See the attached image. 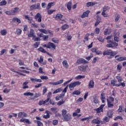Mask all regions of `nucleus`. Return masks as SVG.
<instances>
[{
    "label": "nucleus",
    "instance_id": "nucleus-30",
    "mask_svg": "<svg viewBox=\"0 0 126 126\" xmlns=\"http://www.w3.org/2000/svg\"><path fill=\"white\" fill-rule=\"evenodd\" d=\"M20 122H22V123H26V124H28V125H30V124H31V122H30L29 120L23 118L21 119Z\"/></svg>",
    "mask_w": 126,
    "mask_h": 126
},
{
    "label": "nucleus",
    "instance_id": "nucleus-25",
    "mask_svg": "<svg viewBox=\"0 0 126 126\" xmlns=\"http://www.w3.org/2000/svg\"><path fill=\"white\" fill-rule=\"evenodd\" d=\"M62 64L63 67H64L65 68H68L69 65L66 60L63 61V62H62Z\"/></svg>",
    "mask_w": 126,
    "mask_h": 126
},
{
    "label": "nucleus",
    "instance_id": "nucleus-58",
    "mask_svg": "<svg viewBox=\"0 0 126 126\" xmlns=\"http://www.w3.org/2000/svg\"><path fill=\"white\" fill-rule=\"evenodd\" d=\"M6 14L7 15H13V13H12V10L11 11H6L5 12Z\"/></svg>",
    "mask_w": 126,
    "mask_h": 126
},
{
    "label": "nucleus",
    "instance_id": "nucleus-15",
    "mask_svg": "<svg viewBox=\"0 0 126 126\" xmlns=\"http://www.w3.org/2000/svg\"><path fill=\"white\" fill-rule=\"evenodd\" d=\"M63 118L64 119L67 121H71V119H72V118L71 117V114L68 113L66 115H64L63 116Z\"/></svg>",
    "mask_w": 126,
    "mask_h": 126
},
{
    "label": "nucleus",
    "instance_id": "nucleus-39",
    "mask_svg": "<svg viewBox=\"0 0 126 126\" xmlns=\"http://www.w3.org/2000/svg\"><path fill=\"white\" fill-rule=\"evenodd\" d=\"M91 119H93V116H90L88 117L83 118L81 119V121L82 122H84V121H87V120H91Z\"/></svg>",
    "mask_w": 126,
    "mask_h": 126
},
{
    "label": "nucleus",
    "instance_id": "nucleus-51",
    "mask_svg": "<svg viewBox=\"0 0 126 126\" xmlns=\"http://www.w3.org/2000/svg\"><path fill=\"white\" fill-rule=\"evenodd\" d=\"M117 80H111V84L113 85V86H116V85L118 84H117Z\"/></svg>",
    "mask_w": 126,
    "mask_h": 126
},
{
    "label": "nucleus",
    "instance_id": "nucleus-57",
    "mask_svg": "<svg viewBox=\"0 0 126 126\" xmlns=\"http://www.w3.org/2000/svg\"><path fill=\"white\" fill-rule=\"evenodd\" d=\"M40 78L41 79H42V80H47V79H48V76H47L41 75L40 76Z\"/></svg>",
    "mask_w": 126,
    "mask_h": 126
},
{
    "label": "nucleus",
    "instance_id": "nucleus-50",
    "mask_svg": "<svg viewBox=\"0 0 126 126\" xmlns=\"http://www.w3.org/2000/svg\"><path fill=\"white\" fill-rule=\"evenodd\" d=\"M122 64H118L117 65V70H118V71H119V72H121V70H122Z\"/></svg>",
    "mask_w": 126,
    "mask_h": 126
},
{
    "label": "nucleus",
    "instance_id": "nucleus-2",
    "mask_svg": "<svg viewBox=\"0 0 126 126\" xmlns=\"http://www.w3.org/2000/svg\"><path fill=\"white\" fill-rule=\"evenodd\" d=\"M114 102H115V98L113 96H110L107 99L108 108H113L114 107Z\"/></svg>",
    "mask_w": 126,
    "mask_h": 126
},
{
    "label": "nucleus",
    "instance_id": "nucleus-11",
    "mask_svg": "<svg viewBox=\"0 0 126 126\" xmlns=\"http://www.w3.org/2000/svg\"><path fill=\"white\" fill-rule=\"evenodd\" d=\"M90 12V11H89V10H88L85 12H83L82 15L80 16L81 18H85V17H88V16H89Z\"/></svg>",
    "mask_w": 126,
    "mask_h": 126
},
{
    "label": "nucleus",
    "instance_id": "nucleus-55",
    "mask_svg": "<svg viewBox=\"0 0 126 126\" xmlns=\"http://www.w3.org/2000/svg\"><path fill=\"white\" fill-rule=\"evenodd\" d=\"M80 91L77 90L75 91L72 93L73 95H79L80 94Z\"/></svg>",
    "mask_w": 126,
    "mask_h": 126
},
{
    "label": "nucleus",
    "instance_id": "nucleus-42",
    "mask_svg": "<svg viewBox=\"0 0 126 126\" xmlns=\"http://www.w3.org/2000/svg\"><path fill=\"white\" fill-rule=\"evenodd\" d=\"M47 13L48 15H51V14H52L55 11H56V10H53V9H47Z\"/></svg>",
    "mask_w": 126,
    "mask_h": 126
},
{
    "label": "nucleus",
    "instance_id": "nucleus-38",
    "mask_svg": "<svg viewBox=\"0 0 126 126\" xmlns=\"http://www.w3.org/2000/svg\"><path fill=\"white\" fill-rule=\"evenodd\" d=\"M116 87H120V86H122V87H126V83L125 82H121L119 84L116 85Z\"/></svg>",
    "mask_w": 126,
    "mask_h": 126
},
{
    "label": "nucleus",
    "instance_id": "nucleus-63",
    "mask_svg": "<svg viewBox=\"0 0 126 126\" xmlns=\"http://www.w3.org/2000/svg\"><path fill=\"white\" fill-rule=\"evenodd\" d=\"M84 39L85 41H88L89 40V33H87L85 35Z\"/></svg>",
    "mask_w": 126,
    "mask_h": 126
},
{
    "label": "nucleus",
    "instance_id": "nucleus-44",
    "mask_svg": "<svg viewBox=\"0 0 126 126\" xmlns=\"http://www.w3.org/2000/svg\"><path fill=\"white\" fill-rule=\"evenodd\" d=\"M120 18H121V16L119 14L115 15V22H118L119 20H120Z\"/></svg>",
    "mask_w": 126,
    "mask_h": 126
},
{
    "label": "nucleus",
    "instance_id": "nucleus-53",
    "mask_svg": "<svg viewBox=\"0 0 126 126\" xmlns=\"http://www.w3.org/2000/svg\"><path fill=\"white\" fill-rule=\"evenodd\" d=\"M123 108H124V106H123V105H121L119 106V108L118 110V113H122V112H124Z\"/></svg>",
    "mask_w": 126,
    "mask_h": 126
},
{
    "label": "nucleus",
    "instance_id": "nucleus-45",
    "mask_svg": "<svg viewBox=\"0 0 126 126\" xmlns=\"http://www.w3.org/2000/svg\"><path fill=\"white\" fill-rule=\"evenodd\" d=\"M117 62H123V61H126V57H120L117 59Z\"/></svg>",
    "mask_w": 126,
    "mask_h": 126
},
{
    "label": "nucleus",
    "instance_id": "nucleus-9",
    "mask_svg": "<svg viewBox=\"0 0 126 126\" xmlns=\"http://www.w3.org/2000/svg\"><path fill=\"white\" fill-rule=\"evenodd\" d=\"M87 67H88V66H87V65H84V64L79 66L78 67L80 71H83L84 72H85L86 69H87Z\"/></svg>",
    "mask_w": 126,
    "mask_h": 126
},
{
    "label": "nucleus",
    "instance_id": "nucleus-33",
    "mask_svg": "<svg viewBox=\"0 0 126 126\" xmlns=\"http://www.w3.org/2000/svg\"><path fill=\"white\" fill-rule=\"evenodd\" d=\"M0 33L1 35H2V36H5V35L7 34V31L6 30V29L1 30L0 31Z\"/></svg>",
    "mask_w": 126,
    "mask_h": 126
},
{
    "label": "nucleus",
    "instance_id": "nucleus-12",
    "mask_svg": "<svg viewBox=\"0 0 126 126\" xmlns=\"http://www.w3.org/2000/svg\"><path fill=\"white\" fill-rule=\"evenodd\" d=\"M105 107V104H101L99 107L94 109V111H96V113H101V112H103V108Z\"/></svg>",
    "mask_w": 126,
    "mask_h": 126
},
{
    "label": "nucleus",
    "instance_id": "nucleus-28",
    "mask_svg": "<svg viewBox=\"0 0 126 126\" xmlns=\"http://www.w3.org/2000/svg\"><path fill=\"white\" fill-rule=\"evenodd\" d=\"M112 32V30L110 28H107L105 30L104 34V35H109V34H111V32Z\"/></svg>",
    "mask_w": 126,
    "mask_h": 126
},
{
    "label": "nucleus",
    "instance_id": "nucleus-62",
    "mask_svg": "<svg viewBox=\"0 0 126 126\" xmlns=\"http://www.w3.org/2000/svg\"><path fill=\"white\" fill-rule=\"evenodd\" d=\"M65 101L63 100H62V101L60 100L58 102V103H57V105L58 106H61V105H63V104H64Z\"/></svg>",
    "mask_w": 126,
    "mask_h": 126
},
{
    "label": "nucleus",
    "instance_id": "nucleus-37",
    "mask_svg": "<svg viewBox=\"0 0 126 126\" xmlns=\"http://www.w3.org/2000/svg\"><path fill=\"white\" fill-rule=\"evenodd\" d=\"M13 22H17L18 23H21V20L16 17H14L12 19Z\"/></svg>",
    "mask_w": 126,
    "mask_h": 126
},
{
    "label": "nucleus",
    "instance_id": "nucleus-19",
    "mask_svg": "<svg viewBox=\"0 0 126 126\" xmlns=\"http://www.w3.org/2000/svg\"><path fill=\"white\" fill-rule=\"evenodd\" d=\"M63 17V15L62 14H57L55 17V19H56L57 21H61Z\"/></svg>",
    "mask_w": 126,
    "mask_h": 126
},
{
    "label": "nucleus",
    "instance_id": "nucleus-29",
    "mask_svg": "<svg viewBox=\"0 0 126 126\" xmlns=\"http://www.w3.org/2000/svg\"><path fill=\"white\" fill-rule=\"evenodd\" d=\"M64 96V94H61L59 95H58L56 97V101H59V100H61V99H62V98H63V96Z\"/></svg>",
    "mask_w": 126,
    "mask_h": 126
},
{
    "label": "nucleus",
    "instance_id": "nucleus-54",
    "mask_svg": "<svg viewBox=\"0 0 126 126\" xmlns=\"http://www.w3.org/2000/svg\"><path fill=\"white\" fill-rule=\"evenodd\" d=\"M38 50L39 52H41V53H43L44 54H45V53H46V50H45L44 49V48H43V47H39V48L38 49Z\"/></svg>",
    "mask_w": 126,
    "mask_h": 126
},
{
    "label": "nucleus",
    "instance_id": "nucleus-52",
    "mask_svg": "<svg viewBox=\"0 0 126 126\" xmlns=\"http://www.w3.org/2000/svg\"><path fill=\"white\" fill-rule=\"evenodd\" d=\"M75 78L76 79H82L83 78H85V76L79 75L77 76Z\"/></svg>",
    "mask_w": 126,
    "mask_h": 126
},
{
    "label": "nucleus",
    "instance_id": "nucleus-21",
    "mask_svg": "<svg viewBox=\"0 0 126 126\" xmlns=\"http://www.w3.org/2000/svg\"><path fill=\"white\" fill-rule=\"evenodd\" d=\"M92 124H96V125H99L101 123V120L100 118H97L96 119H94L92 121Z\"/></svg>",
    "mask_w": 126,
    "mask_h": 126
},
{
    "label": "nucleus",
    "instance_id": "nucleus-32",
    "mask_svg": "<svg viewBox=\"0 0 126 126\" xmlns=\"http://www.w3.org/2000/svg\"><path fill=\"white\" fill-rule=\"evenodd\" d=\"M38 31L41 32V33H44V34H48L49 31L46 30V29H38Z\"/></svg>",
    "mask_w": 126,
    "mask_h": 126
},
{
    "label": "nucleus",
    "instance_id": "nucleus-46",
    "mask_svg": "<svg viewBox=\"0 0 126 126\" xmlns=\"http://www.w3.org/2000/svg\"><path fill=\"white\" fill-rule=\"evenodd\" d=\"M21 33H22V30L20 29H17L16 31V34L17 35H21Z\"/></svg>",
    "mask_w": 126,
    "mask_h": 126
},
{
    "label": "nucleus",
    "instance_id": "nucleus-36",
    "mask_svg": "<svg viewBox=\"0 0 126 126\" xmlns=\"http://www.w3.org/2000/svg\"><path fill=\"white\" fill-rule=\"evenodd\" d=\"M106 116H107V117H108L110 119H112V118H113V111L111 110L107 112Z\"/></svg>",
    "mask_w": 126,
    "mask_h": 126
},
{
    "label": "nucleus",
    "instance_id": "nucleus-4",
    "mask_svg": "<svg viewBox=\"0 0 126 126\" xmlns=\"http://www.w3.org/2000/svg\"><path fill=\"white\" fill-rule=\"evenodd\" d=\"M43 47L44 48H47V49H52L53 51L56 50V48H57L56 44L51 42H48L47 44L43 45Z\"/></svg>",
    "mask_w": 126,
    "mask_h": 126
},
{
    "label": "nucleus",
    "instance_id": "nucleus-7",
    "mask_svg": "<svg viewBox=\"0 0 126 126\" xmlns=\"http://www.w3.org/2000/svg\"><path fill=\"white\" fill-rule=\"evenodd\" d=\"M30 8L31 10H35V9H38V10H41V5L40 3H37V6L36 7V4H32L30 7Z\"/></svg>",
    "mask_w": 126,
    "mask_h": 126
},
{
    "label": "nucleus",
    "instance_id": "nucleus-8",
    "mask_svg": "<svg viewBox=\"0 0 126 126\" xmlns=\"http://www.w3.org/2000/svg\"><path fill=\"white\" fill-rule=\"evenodd\" d=\"M34 19L36 20L37 22H42V15L40 13H37L36 15L34 16Z\"/></svg>",
    "mask_w": 126,
    "mask_h": 126
},
{
    "label": "nucleus",
    "instance_id": "nucleus-61",
    "mask_svg": "<svg viewBox=\"0 0 126 126\" xmlns=\"http://www.w3.org/2000/svg\"><path fill=\"white\" fill-rule=\"evenodd\" d=\"M32 40H34V41H40L41 39H40V37H37L36 36H34L32 37Z\"/></svg>",
    "mask_w": 126,
    "mask_h": 126
},
{
    "label": "nucleus",
    "instance_id": "nucleus-16",
    "mask_svg": "<svg viewBox=\"0 0 126 126\" xmlns=\"http://www.w3.org/2000/svg\"><path fill=\"white\" fill-rule=\"evenodd\" d=\"M114 39L115 42H120V32H117L114 35Z\"/></svg>",
    "mask_w": 126,
    "mask_h": 126
},
{
    "label": "nucleus",
    "instance_id": "nucleus-13",
    "mask_svg": "<svg viewBox=\"0 0 126 126\" xmlns=\"http://www.w3.org/2000/svg\"><path fill=\"white\" fill-rule=\"evenodd\" d=\"M101 21H102V19L101 18V17L97 15L96 16V21L95 23L94 26L95 27H97V26L99 25V24L100 23V22H101Z\"/></svg>",
    "mask_w": 126,
    "mask_h": 126
},
{
    "label": "nucleus",
    "instance_id": "nucleus-23",
    "mask_svg": "<svg viewBox=\"0 0 126 126\" xmlns=\"http://www.w3.org/2000/svg\"><path fill=\"white\" fill-rule=\"evenodd\" d=\"M30 80L32 81V82H38L41 83L42 82V80L40 79H37V78H30Z\"/></svg>",
    "mask_w": 126,
    "mask_h": 126
},
{
    "label": "nucleus",
    "instance_id": "nucleus-14",
    "mask_svg": "<svg viewBox=\"0 0 126 126\" xmlns=\"http://www.w3.org/2000/svg\"><path fill=\"white\" fill-rule=\"evenodd\" d=\"M77 63L81 64V63H87V61L83 58H80L77 60Z\"/></svg>",
    "mask_w": 126,
    "mask_h": 126
},
{
    "label": "nucleus",
    "instance_id": "nucleus-3",
    "mask_svg": "<svg viewBox=\"0 0 126 126\" xmlns=\"http://www.w3.org/2000/svg\"><path fill=\"white\" fill-rule=\"evenodd\" d=\"M102 12H101V15L103 17H108V13L109 10H110V7L108 6H104L102 8Z\"/></svg>",
    "mask_w": 126,
    "mask_h": 126
},
{
    "label": "nucleus",
    "instance_id": "nucleus-10",
    "mask_svg": "<svg viewBox=\"0 0 126 126\" xmlns=\"http://www.w3.org/2000/svg\"><path fill=\"white\" fill-rule=\"evenodd\" d=\"M100 99L102 103L105 104L106 103V94L105 93L102 92L100 94Z\"/></svg>",
    "mask_w": 126,
    "mask_h": 126
},
{
    "label": "nucleus",
    "instance_id": "nucleus-20",
    "mask_svg": "<svg viewBox=\"0 0 126 126\" xmlns=\"http://www.w3.org/2000/svg\"><path fill=\"white\" fill-rule=\"evenodd\" d=\"M27 117V114L25 112H20L18 114V118H26Z\"/></svg>",
    "mask_w": 126,
    "mask_h": 126
},
{
    "label": "nucleus",
    "instance_id": "nucleus-47",
    "mask_svg": "<svg viewBox=\"0 0 126 126\" xmlns=\"http://www.w3.org/2000/svg\"><path fill=\"white\" fill-rule=\"evenodd\" d=\"M52 42L55 44H59V39L56 37H54L52 39Z\"/></svg>",
    "mask_w": 126,
    "mask_h": 126
},
{
    "label": "nucleus",
    "instance_id": "nucleus-31",
    "mask_svg": "<svg viewBox=\"0 0 126 126\" xmlns=\"http://www.w3.org/2000/svg\"><path fill=\"white\" fill-rule=\"evenodd\" d=\"M96 3H97L95 2H88L86 4V5L87 7H89L90 6H93V5H95Z\"/></svg>",
    "mask_w": 126,
    "mask_h": 126
},
{
    "label": "nucleus",
    "instance_id": "nucleus-24",
    "mask_svg": "<svg viewBox=\"0 0 126 126\" xmlns=\"http://www.w3.org/2000/svg\"><path fill=\"white\" fill-rule=\"evenodd\" d=\"M94 84L95 83L94 82V81L93 80H91V81H90V82L89 83V88H93L94 87Z\"/></svg>",
    "mask_w": 126,
    "mask_h": 126
},
{
    "label": "nucleus",
    "instance_id": "nucleus-40",
    "mask_svg": "<svg viewBox=\"0 0 126 126\" xmlns=\"http://www.w3.org/2000/svg\"><path fill=\"white\" fill-rule=\"evenodd\" d=\"M24 96H33L34 94L31 92H26L24 93Z\"/></svg>",
    "mask_w": 126,
    "mask_h": 126
},
{
    "label": "nucleus",
    "instance_id": "nucleus-35",
    "mask_svg": "<svg viewBox=\"0 0 126 126\" xmlns=\"http://www.w3.org/2000/svg\"><path fill=\"white\" fill-rule=\"evenodd\" d=\"M45 114H46V115L43 116L44 119H49L50 118V111L46 110L45 111Z\"/></svg>",
    "mask_w": 126,
    "mask_h": 126
},
{
    "label": "nucleus",
    "instance_id": "nucleus-56",
    "mask_svg": "<svg viewBox=\"0 0 126 126\" xmlns=\"http://www.w3.org/2000/svg\"><path fill=\"white\" fill-rule=\"evenodd\" d=\"M94 33L95 34H96L97 35H98V34L100 33V29L98 28H96L94 30Z\"/></svg>",
    "mask_w": 126,
    "mask_h": 126
},
{
    "label": "nucleus",
    "instance_id": "nucleus-5",
    "mask_svg": "<svg viewBox=\"0 0 126 126\" xmlns=\"http://www.w3.org/2000/svg\"><path fill=\"white\" fill-rule=\"evenodd\" d=\"M107 43H110L106 45L107 48H116L118 47L119 44L116 42H114L111 40H107Z\"/></svg>",
    "mask_w": 126,
    "mask_h": 126
},
{
    "label": "nucleus",
    "instance_id": "nucleus-27",
    "mask_svg": "<svg viewBox=\"0 0 126 126\" xmlns=\"http://www.w3.org/2000/svg\"><path fill=\"white\" fill-rule=\"evenodd\" d=\"M40 96H41V94L40 93H36L34 94V95L33 96V97L31 98V100H32L33 101V100H35L36 98H38L40 97Z\"/></svg>",
    "mask_w": 126,
    "mask_h": 126
},
{
    "label": "nucleus",
    "instance_id": "nucleus-22",
    "mask_svg": "<svg viewBox=\"0 0 126 126\" xmlns=\"http://www.w3.org/2000/svg\"><path fill=\"white\" fill-rule=\"evenodd\" d=\"M93 102L94 104H98L99 103V100H98V97L97 94H94L93 96Z\"/></svg>",
    "mask_w": 126,
    "mask_h": 126
},
{
    "label": "nucleus",
    "instance_id": "nucleus-26",
    "mask_svg": "<svg viewBox=\"0 0 126 126\" xmlns=\"http://www.w3.org/2000/svg\"><path fill=\"white\" fill-rule=\"evenodd\" d=\"M54 5H55V2H49L47 4V6L46 7V9H50L51 8L52 6H54Z\"/></svg>",
    "mask_w": 126,
    "mask_h": 126
},
{
    "label": "nucleus",
    "instance_id": "nucleus-41",
    "mask_svg": "<svg viewBox=\"0 0 126 126\" xmlns=\"http://www.w3.org/2000/svg\"><path fill=\"white\" fill-rule=\"evenodd\" d=\"M68 28H69V26H68V25H67L66 24L64 25H63L62 27V29L63 31L66 30V29H68Z\"/></svg>",
    "mask_w": 126,
    "mask_h": 126
},
{
    "label": "nucleus",
    "instance_id": "nucleus-64",
    "mask_svg": "<svg viewBox=\"0 0 126 126\" xmlns=\"http://www.w3.org/2000/svg\"><path fill=\"white\" fill-rule=\"evenodd\" d=\"M36 123L37 124V126H43V123H42L41 121H37Z\"/></svg>",
    "mask_w": 126,
    "mask_h": 126
},
{
    "label": "nucleus",
    "instance_id": "nucleus-6",
    "mask_svg": "<svg viewBox=\"0 0 126 126\" xmlns=\"http://www.w3.org/2000/svg\"><path fill=\"white\" fill-rule=\"evenodd\" d=\"M81 84V82L79 81H75L73 83H71L69 85L68 87L70 89V90H72L74 87H76V86H79Z\"/></svg>",
    "mask_w": 126,
    "mask_h": 126
},
{
    "label": "nucleus",
    "instance_id": "nucleus-43",
    "mask_svg": "<svg viewBox=\"0 0 126 126\" xmlns=\"http://www.w3.org/2000/svg\"><path fill=\"white\" fill-rule=\"evenodd\" d=\"M116 78L118 80V82H119V83H121L122 81H123V78L122 77L120 76H116Z\"/></svg>",
    "mask_w": 126,
    "mask_h": 126
},
{
    "label": "nucleus",
    "instance_id": "nucleus-49",
    "mask_svg": "<svg viewBox=\"0 0 126 126\" xmlns=\"http://www.w3.org/2000/svg\"><path fill=\"white\" fill-rule=\"evenodd\" d=\"M97 40L99 41V42H101V43H104V41H105V39L103 38V37L102 36H98L97 37Z\"/></svg>",
    "mask_w": 126,
    "mask_h": 126
},
{
    "label": "nucleus",
    "instance_id": "nucleus-1",
    "mask_svg": "<svg viewBox=\"0 0 126 126\" xmlns=\"http://www.w3.org/2000/svg\"><path fill=\"white\" fill-rule=\"evenodd\" d=\"M103 56H110V57H108V59H111L112 57H114L117 55V53L115 51H112L111 50H107L106 51H104L103 52Z\"/></svg>",
    "mask_w": 126,
    "mask_h": 126
},
{
    "label": "nucleus",
    "instance_id": "nucleus-59",
    "mask_svg": "<svg viewBox=\"0 0 126 126\" xmlns=\"http://www.w3.org/2000/svg\"><path fill=\"white\" fill-rule=\"evenodd\" d=\"M57 110H58L57 108L52 107L51 108V111H52V112H53L55 114H56L57 112H58Z\"/></svg>",
    "mask_w": 126,
    "mask_h": 126
},
{
    "label": "nucleus",
    "instance_id": "nucleus-18",
    "mask_svg": "<svg viewBox=\"0 0 126 126\" xmlns=\"http://www.w3.org/2000/svg\"><path fill=\"white\" fill-rule=\"evenodd\" d=\"M20 11V9L19 7H16L14 8L13 10H12V12L13 13V15H15L16 13H18Z\"/></svg>",
    "mask_w": 126,
    "mask_h": 126
},
{
    "label": "nucleus",
    "instance_id": "nucleus-17",
    "mask_svg": "<svg viewBox=\"0 0 126 126\" xmlns=\"http://www.w3.org/2000/svg\"><path fill=\"white\" fill-rule=\"evenodd\" d=\"M35 32H34V30L33 29H31L30 31V33L28 34V36L29 38H33V36H35Z\"/></svg>",
    "mask_w": 126,
    "mask_h": 126
},
{
    "label": "nucleus",
    "instance_id": "nucleus-60",
    "mask_svg": "<svg viewBox=\"0 0 126 126\" xmlns=\"http://www.w3.org/2000/svg\"><path fill=\"white\" fill-rule=\"evenodd\" d=\"M39 45H40V42H36L34 43L33 46L34 48H37L39 47Z\"/></svg>",
    "mask_w": 126,
    "mask_h": 126
},
{
    "label": "nucleus",
    "instance_id": "nucleus-34",
    "mask_svg": "<svg viewBox=\"0 0 126 126\" xmlns=\"http://www.w3.org/2000/svg\"><path fill=\"white\" fill-rule=\"evenodd\" d=\"M71 5H72V3L71 2V1H69L67 3V8L68 10L69 11V10H71Z\"/></svg>",
    "mask_w": 126,
    "mask_h": 126
},
{
    "label": "nucleus",
    "instance_id": "nucleus-48",
    "mask_svg": "<svg viewBox=\"0 0 126 126\" xmlns=\"http://www.w3.org/2000/svg\"><path fill=\"white\" fill-rule=\"evenodd\" d=\"M6 3L7 2L5 1V0H3L1 2H0V6H2L3 5H6Z\"/></svg>",
    "mask_w": 126,
    "mask_h": 126
}]
</instances>
